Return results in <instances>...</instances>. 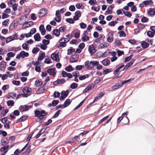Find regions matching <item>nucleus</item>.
Returning a JSON list of instances; mask_svg holds the SVG:
<instances>
[{
  "mask_svg": "<svg viewBox=\"0 0 155 155\" xmlns=\"http://www.w3.org/2000/svg\"><path fill=\"white\" fill-rule=\"evenodd\" d=\"M31 91V88H24L22 90L23 96L25 97H28L30 94Z\"/></svg>",
  "mask_w": 155,
  "mask_h": 155,
  "instance_id": "obj_1",
  "label": "nucleus"
},
{
  "mask_svg": "<svg viewBox=\"0 0 155 155\" xmlns=\"http://www.w3.org/2000/svg\"><path fill=\"white\" fill-rule=\"evenodd\" d=\"M28 55L29 54L28 53L25 52L24 51H22L17 55L16 58L17 59H20V58H23L25 57H27Z\"/></svg>",
  "mask_w": 155,
  "mask_h": 155,
  "instance_id": "obj_2",
  "label": "nucleus"
},
{
  "mask_svg": "<svg viewBox=\"0 0 155 155\" xmlns=\"http://www.w3.org/2000/svg\"><path fill=\"white\" fill-rule=\"evenodd\" d=\"M35 116L36 117L41 116L42 115H46L47 114V113L45 111L43 110L41 111L36 110H35Z\"/></svg>",
  "mask_w": 155,
  "mask_h": 155,
  "instance_id": "obj_3",
  "label": "nucleus"
},
{
  "mask_svg": "<svg viewBox=\"0 0 155 155\" xmlns=\"http://www.w3.org/2000/svg\"><path fill=\"white\" fill-rule=\"evenodd\" d=\"M51 57L54 61L58 62L60 60L58 54V53H54L51 55Z\"/></svg>",
  "mask_w": 155,
  "mask_h": 155,
  "instance_id": "obj_4",
  "label": "nucleus"
},
{
  "mask_svg": "<svg viewBox=\"0 0 155 155\" xmlns=\"http://www.w3.org/2000/svg\"><path fill=\"white\" fill-rule=\"evenodd\" d=\"M107 41L109 42H112L114 41L113 33L112 32H109L107 35Z\"/></svg>",
  "mask_w": 155,
  "mask_h": 155,
  "instance_id": "obj_5",
  "label": "nucleus"
},
{
  "mask_svg": "<svg viewBox=\"0 0 155 155\" xmlns=\"http://www.w3.org/2000/svg\"><path fill=\"white\" fill-rule=\"evenodd\" d=\"M72 37V36L71 35L68 34V35L66 36V38H63L61 40H60L59 41V43H65L68 42L70 40V39L69 38V37Z\"/></svg>",
  "mask_w": 155,
  "mask_h": 155,
  "instance_id": "obj_6",
  "label": "nucleus"
},
{
  "mask_svg": "<svg viewBox=\"0 0 155 155\" xmlns=\"http://www.w3.org/2000/svg\"><path fill=\"white\" fill-rule=\"evenodd\" d=\"M31 107V106L25 105L24 106H21L20 107L19 109L21 112H24L25 111L28 110Z\"/></svg>",
  "mask_w": 155,
  "mask_h": 155,
  "instance_id": "obj_7",
  "label": "nucleus"
},
{
  "mask_svg": "<svg viewBox=\"0 0 155 155\" xmlns=\"http://www.w3.org/2000/svg\"><path fill=\"white\" fill-rule=\"evenodd\" d=\"M47 10L45 9H43L41 10L38 13V15L39 17H41L44 16L47 13Z\"/></svg>",
  "mask_w": 155,
  "mask_h": 155,
  "instance_id": "obj_8",
  "label": "nucleus"
},
{
  "mask_svg": "<svg viewBox=\"0 0 155 155\" xmlns=\"http://www.w3.org/2000/svg\"><path fill=\"white\" fill-rule=\"evenodd\" d=\"M88 51L91 54H93L96 52L95 46L93 45H90L88 47Z\"/></svg>",
  "mask_w": 155,
  "mask_h": 155,
  "instance_id": "obj_9",
  "label": "nucleus"
},
{
  "mask_svg": "<svg viewBox=\"0 0 155 155\" xmlns=\"http://www.w3.org/2000/svg\"><path fill=\"white\" fill-rule=\"evenodd\" d=\"M134 80V79L131 78L129 79H128L127 80H126L123 81V82H120L119 83H118L116 84L115 85V87H121L123 86V85L125 84L126 83L129 82L131 81H133Z\"/></svg>",
  "mask_w": 155,
  "mask_h": 155,
  "instance_id": "obj_10",
  "label": "nucleus"
},
{
  "mask_svg": "<svg viewBox=\"0 0 155 155\" xmlns=\"http://www.w3.org/2000/svg\"><path fill=\"white\" fill-rule=\"evenodd\" d=\"M47 72L50 75H52L53 77H54L56 74L55 70L53 68L48 69L47 70Z\"/></svg>",
  "mask_w": 155,
  "mask_h": 155,
  "instance_id": "obj_11",
  "label": "nucleus"
},
{
  "mask_svg": "<svg viewBox=\"0 0 155 155\" xmlns=\"http://www.w3.org/2000/svg\"><path fill=\"white\" fill-rule=\"evenodd\" d=\"M78 55H73L70 58V62H71L73 63L77 61L78 60Z\"/></svg>",
  "mask_w": 155,
  "mask_h": 155,
  "instance_id": "obj_12",
  "label": "nucleus"
},
{
  "mask_svg": "<svg viewBox=\"0 0 155 155\" xmlns=\"http://www.w3.org/2000/svg\"><path fill=\"white\" fill-rule=\"evenodd\" d=\"M68 94V91L67 90L65 91H63L61 92V96L60 97V99H64L65 98Z\"/></svg>",
  "mask_w": 155,
  "mask_h": 155,
  "instance_id": "obj_13",
  "label": "nucleus"
},
{
  "mask_svg": "<svg viewBox=\"0 0 155 155\" xmlns=\"http://www.w3.org/2000/svg\"><path fill=\"white\" fill-rule=\"evenodd\" d=\"M75 15L73 17L74 20L75 21L78 20L81 15V12L80 11H76L75 13Z\"/></svg>",
  "mask_w": 155,
  "mask_h": 155,
  "instance_id": "obj_14",
  "label": "nucleus"
},
{
  "mask_svg": "<svg viewBox=\"0 0 155 155\" xmlns=\"http://www.w3.org/2000/svg\"><path fill=\"white\" fill-rule=\"evenodd\" d=\"M91 61H87L85 62V66L87 69H91L93 68V67L92 65H91Z\"/></svg>",
  "mask_w": 155,
  "mask_h": 155,
  "instance_id": "obj_15",
  "label": "nucleus"
},
{
  "mask_svg": "<svg viewBox=\"0 0 155 155\" xmlns=\"http://www.w3.org/2000/svg\"><path fill=\"white\" fill-rule=\"evenodd\" d=\"M109 44L107 42H103L100 44L98 46L99 48H102L108 46Z\"/></svg>",
  "mask_w": 155,
  "mask_h": 155,
  "instance_id": "obj_16",
  "label": "nucleus"
},
{
  "mask_svg": "<svg viewBox=\"0 0 155 155\" xmlns=\"http://www.w3.org/2000/svg\"><path fill=\"white\" fill-rule=\"evenodd\" d=\"M8 143V139L3 137L1 140V144L3 146H5Z\"/></svg>",
  "mask_w": 155,
  "mask_h": 155,
  "instance_id": "obj_17",
  "label": "nucleus"
},
{
  "mask_svg": "<svg viewBox=\"0 0 155 155\" xmlns=\"http://www.w3.org/2000/svg\"><path fill=\"white\" fill-rule=\"evenodd\" d=\"M39 30L41 32V33L42 35H44L45 34L46 30L45 28L44 25H41L39 27Z\"/></svg>",
  "mask_w": 155,
  "mask_h": 155,
  "instance_id": "obj_18",
  "label": "nucleus"
},
{
  "mask_svg": "<svg viewBox=\"0 0 155 155\" xmlns=\"http://www.w3.org/2000/svg\"><path fill=\"white\" fill-rule=\"evenodd\" d=\"M16 35V34L13 35L12 36L7 38H6V42L7 43H8L13 40L15 39V35Z\"/></svg>",
  "mask_w": 155,
  "mask_h": 155,
  "instance_id": "obj_19",
  "label": "nucleus"
},
{
  "mask_svg": "<svg viewBox=\"0 0 155 155\" xmlns=\"http://www.w3.org/2000/svg\"><path fill=\"white\" fill-rule=\"evenodd\" d=\"M124 66V64H121L120 65H118L117 66V68L116 69L114 72V74H117V73L119 72L120 69L122 68Z\"/></svg>",
  "mask_w": 155,
  "mask_h": 155,
  "instance_id": "obj_20",
  "label": "nucleus"
},
{
  "mask_svg": "<svg viewBox=\"0 0 155 155\" xmlns=\"http://www.w3.org/2000/svg\"><path fill=\"white\" fill-rule=\"evenodd\" d=\"M101 63L104 66H107L110 64V61L107 59H105L102 61Z\"/></svg>",
  "mask_w": 155,
  "mask_h": 155,
  "instance_id": "obj_21",
  "label": "nucleus"
},
{
  "mask_svg": "<svg viewBox=\"0 0 155 155\" xmlns=\"http://www.w3.org/2000/svg\"><path fill=\"white\" fill-rule=\"evenodd\" d=\"M71 101L69 99H67L64 102V104H63L64 107V108L68 106L71 103Z\"/></svg>",
  "mask_w": 155,
  "mask_h": 155,
  "instance_id": "obj_22",
  "label": "nucleus"
},
{
  "mask_svg": "<svg viewBox=\"0 0 155 155\" xmlns=\"http://www.w3.org/2000/svg\"><path fill=\"white\" fill-rule=\"evenodd\" d=\"M46 130V128H43L41 129L39 132V133L36 135L35 137L36 138H38L40 135L44 133Z\"/></svg>",
  "mask_w": 155,
  "mask_h": 155,
  "instance_id": "obj_23",
  "label": "nucleus"
},
{
  "mask_svg": "<svg viewBox=\"0 0 155 155\" xmlns=\"http://www.w3.org/2000/svg\"><path fill=\"white\" fill-rule=\"evenodd\" d=\"M89 76V74H86L82 76H80L79 77V79L81 81L83 80L88 78Z\"/></svg>",
  "mask_w": 155,
  "mask_h": 155,
  "instance_id": "obj_24",
  "label": "nucleus"
},
{
  "mask_svg": "<svg viewBox=\"0 0 155 155\" xmlns=\"http://www.w3.org/2000/svg\"><path fill=\"white\" fill-rule=\"evenodd\" d=\"M65 70L68 72H70L74 70V68H73L70 65L66 67Z\"/></svg>",
  "mask_w": 155,
  "mask_h": 155,
  "instance_id": "obj_25",
  "label": "nucleus"
},
{
  "mask_svg": "<svg viewBox=\"0 0 155 155\" xmlns=\"http://www.w3.org/2000/svg\"><path fill=\"white\" fill-rule=\"evenodd\" d=\"M13 146L12 145L10 147L9 145H7L5 146H4L2 147L0 149V151L1 152H3L4 150H8V148L10 147V148H11Z\"/></svg>",
  "mask_w": 155,
  "mask_h": 155,
  "instance_id": "obj_26",
  "label": "nucleus"
},
{
  "mask_svg": "<svg viewBox=\"0 0 155 155\" xmlns=\"http://www.w3.org/2000/svg\"><path fill=\"white\" fill-rule=\"evenodd\" d=\"M45 56V53L43 52L40 54L38 56V61H41L44 58Z\"/></svg>",
  "mask_w": 155,
  "mask_h": 155,
  "instance_id": "obj_27",
  "label": "nucleus"
},
{
  "mask_svg": "<svg viewBox=\"0 0 155 155\" xmlns=\"http://www.w3.org/2000/svg\"><path fill=\"white\" fill-rule=\"evenodd\" d=\"M28 117L27 116H22L20 118L18 119L17 120V123H18L22 121L25 120Z\"/></svg>",
  "mask_w": 155,
  "mask_h": 155,
  "instance_id": "obj_28",
  "label": "nucleus"
},
{
  "mask_svg": "<svg viewBox=\"0 0 155 155\" xmlns=\"http://www.w3.org/2000/svg\"><path fill=\"white\" fill-rule=\"evenodd\" d=\"M53 31L54 35L57 37L59 36L60 35V31L58 29H54Z\"/></svg>",
  "mask_w": 155,
  "mask_h": 155,
  "instance_id": "obj_29",
  "label": "nucleus"
},
{
  "mask_svg": "<svg viewBox=\"0 0 155 155\" xmlns=\"http://www.w3.org/2000/svg\"><path fill=\"white\" fill-rule=\"evenodd\" d=\"M34 38L36 41H40L41 39V37L40 35L38 33L35 34L34 36Z\"/></svg>",
  "mask_w": 155,
  "mask_h": 155,
  "instance_id": "obj_30",
  "label": "nucleus"
},
{
  "mask_svg": "<svg viewBox=\"0 0 155 155\" xmlns=\"http://www.w3.org/2000/svg\"><path fill=\"white\" fill-rule=\"evenodd\" d=\"M148 13L150 16L154 15L155 14V11L152 9H150L148 11Z\"/></svg>",
  "mask_w": 155,
  "mask_h": 155,
  "instance_id": "obj_31",
  "label": "nucleus"
},
{
  "mask_svg": "<svg viewBox=\"0 0 155 155\" xmlns=\"http://www.w3.org/2000/svg\"><path fill=\"white\" fill-rule=\"evenodd\" d=\"M143 3L145 5H151L153 3V2L151 0H147L143 2Z\"/></svg>",
  "mask_w": 155,
  "mask_h": 155,
  "instance_id": "obj_32",
  "label": "nucleus"
},
{
  "mask_svg": "<svg viewBox=\"0 0 155 155\" xmlns=\"http://www.w3.org/2000/svg\"><path fill=\"white\" fill-rule=\"evenodd\" d=\"M33 25V22L32 21H29L24 24L23 26H25V27H28L32 26Z\"/></svg>",
  "mask_w": 155,
  "mask_h": 155,
  "instance_id": "obj_33",
  "label": "nucleus"
},
{
  "mask_svg": "<svg viewBox=\"0 0 155 155\" xmlns=\"http://www.w3.org/2000/svg\"><path fill=\"white\" fill-rule=\"evenodd\" d=\"M75 51V49L72 47H70L68 50V54L70 55L72 53Z\"/></svg>",
  "mask_w": 155,
  "mask_h": 155,
  "instance_id": "obj_34",
  "label": "nucleus"
},
{
  "mask_svg": "<svg viewBox=\"0 0 155 155\" xmlns=\"http://www.w3.org/2000/svg\"><path fill=\"white\" fill-rule=\"evenodd\" d=\"M45 89L44 88H38L36 91V92L38 94H40L43 93Z\"/></svg>",
  "mask_w": 155,
  "mask_h": 155,
  "instance_id": "obj_35",
  "label": "nucleus"
},
{
  "mask_svg": "<svg viewBox=\"0 0 155 155\" xmlns=\"http://www.w3.org/2000/svg\"><path fill=\"white\" fill-rule=\"evenodd\" d=\"M141 45L142 48H147L149 46L148 44L145 41H142L141 43Z\"/></svg>",
  "mask_w": 155,
  "mask_h": 155,
  "instance_id": "obj_36",
  "label": "nucleus"
},
{
  "mask_svg": "<svg viewBox=\"0 0 155 155\" xmlns=\"http://www.w3.org/2000/svg\"><path fill=\"white\" fill-rule=\"evenodd\" d=\"M42 82L39 80H37L36 81L35 83V85L36 87L40 86L42 84Z\"/></svg>",
  "mask_w": 155,
  "mask_h": 155,
  "instance_id": "obj_37",
  "label": "nucleus"
},
{
  "mask_svg": "<svg viewBox=\"0 0 155 155\" xmlns=\"http://www.w3.org/2000/svg\"><path fill=\"white\" fill-rule=\"evenodd\" d=\"M72 75L74 78H78L79 77V72L78 71H74L72 73Z\"/></svg>",
  "mask_w": 155,
  "mask_h": 155,
  "instance_id": "obj_38",
  "label": "nucleus"
},
{
  "mask_svg": "<svg viewBox=\"0 0 155 155\" xmlns=\"http://www.w3.org/2000/svg\"><path fill=\"white\" fill-rule=\"evenodd\" d=\"M15 0H10L8 2V5L10 7H12V5L15 4Z\"/></svg>",
  "mask_w": 155,
  "mask_h": 155,
  "instance_id": "obj_39",
  "label": "nucleus"
},
{
  "mask_svg": "<svg viewBox=\"0 0 155 155\" xmlns=\"http://www.w3.org/2000/svg\"><path fill=\"white\" fill-rule=\"evenodd\" d=\"M91 64H92L93 67V66H97L99 64V61H91Z\"/></svg>",
  "mask_w": 155,
  "mask_h": 155,
  "instance_id": "obj_40",
  "label": "nucleus"
},
{
  "mask_svg": "<svg viewBox=\"0 0 155 155\" xmlns=\"http://www.w3.org/2000/svg\"><path fill=\"white\" fill-rule=\"evenodd\" d=\"M89 38L87 35H84L82 38V40L84 42H86L89 40Z\"/></svg>",
  "mask_w": 155,
  "mask_h": 155,
  "instance_id": "obj_41",
  "label": "nucleus"
},
{
  "mask_svg": "<svg viewBox=\"0 0 155 155\" xmlns=\"http://www.w3.org/2000/svg\"><path fill=\"white\" fill-rule=\"evenodd\" d=\"M22 47L23 49L27 51L29 50L28 48V45L26 43H24L22 45Z\"/></svg>",
  "mask_w": 155,
  "mask_h": 155,
  "instance_id": "obj_42",
  "label": "nucleus"
},
{
  "mask_svg": "<svg viewBox=\"0 0 155 155\" xmlns=\"http://www.w3.org/2000/svg\"><path fill=\"white\" fill-rule=\"evenodd\" d=\"M7 104L9 106H13L14 104V102L13 100H10L7 101Z\"/></svg>",
  "mask_w": 155,
  "mask_h": 155,
  "instance_id": "obj_43",
  "label": "nucleus"
},
{
  "mask_svg": "<svg viewBox=\"0 0 155 155\" xmlns=\"http://www.w3.org/2000/svg\"><path fill=\"white\" fill-rule=\"evenodd\" d=\"M38 46L40 47L41 49L43 50L46 49L47 47V45L43 43V44L41 45H38Z\"/></svg>",
  "mask_w": 155,
  "mask_h": 155,
  "instance_id": "obj_44",
  "label": "nucleus"
},
{
  "mask_svg": "<svg viewBox=\"0 0 155 155\" xmlns=\"http://www.w3.org/2000/svg\"><path fill=\"white\" fill-rule=\"evenodd\" d=\"M84 66L83 65H77L76 67V70H77L80 71L81 70L82 68H84Z\"/></svg>",
  "mask_w": 155,
  "mask_h": 155,
  "instance_id": "obj_45",
  "label": "nucleus"
},
{
  "mask_svg": "<svg viewBox=\"0 0 155 155\" xmlns=\"http://www.w3.org/2000/svg\"><path fill=\"white\" fill-rule=\"evenodd\" d=\"M118 33L119 34V36L120 37H124L126 36V34L123 31H121L118 32Z\"/></svg>",
  "mask_w": 155,
  "mask_h": 155,
  "instance_id": "obj_46",
  "label": "nucleus"
},
{
  "mask_svg": "<svg viewBox=\"0 0 155 155\" xmlns=\"http://www.w3.org/2000/svg\"><path fill=\"white\" fill-rule=\"evenodd\" d=\"M154 33L151 31H148L147 33V35L150 37H153L154 36Z\"/></svg>",
  "mask_w": 155,
  "mask_h": 155,
  "instance_id": "obj_47",
  "label": "nucleus"
},
{
  "mask_svg": "<svg viewBox=\"0 0 155 155\" xmlns=\"http://www.w3.org/2000/svg\"><path fill=\"white\" fill-rule=\"evenodd\" d=\"M112 71L111 69H106L103 72L104 74H106Z\"/></svg>",
  "mask_w": 155,
  "mask_h": 155,
  "instance_id": "obj_48",
  "label": "nucleus"
},
{
  "mask_svg": "<svg viewBox=\"0 0 155 155\" xmlns=\"http://www.w3.org/2000/svg\"><path fill=\"white\" fill-rule=\"evenodd\" d=\"M62 111L61 110H58L57 111L55 114L54 115L53 117V118H55L57 117L59 115V114H60V112H61Z\"/></svg>",
  "mask_w": 155,
  "mask_h": 155,
  "instance_id": "obj_49",
  "label": "nucleus"
},
{
  "mask_svg": "<svg viewBox=\"0 0 155 155\" xmlns=\"http://www.w3.org/2000/svg\"><path fill=\"white\" fill-rule=\"evenodd\" d=\"M91 9L96 12H98L99 11L100 9V7L99 6H98L97 7L93 6L91 7Z\"/></svg>",
  "mask_w": 155,
  "mask_h": 155,
  "instance_id": "obj_50",
  "label": "nucleus"
},
{
  "mask_svg": "<svg viewBox=\"0 0 155 155\" xmlns=\"http://www.w3.org/2000/svg\"><path fill=\"white\" fill-rule=\"evenodd\" d=\"M59 102V101L58 100H54L52 102V104L53 106H55L58 104Z\"/></svg>",
  "mask_w": 155,
  "mask_h": 155,
  "instance_id": "obj_51",
  "label": "nucleus"
},
{
  "mask_svg": "<svg viewBox=\"0 0 155 155\" xmlns=\"http://www.w3.org/2000/svg\"><path fill=\"white\" fill-rule=\"evenodd\" d=\"M56 17L58 18H61V15L60 14V11L59 10H58L56 11L55 13Z\"/></svg>",
  "mask_w": 155,
  "mask_h": 155,
  "instance_id": "obj_52",
  "label": "nucleus"
},
{
  "mask_svg": "<svg viewBox=\"0 0 155 155\" xmlns=\"http://www.w3.org/2000/svg\"><path fill=\"white\" fill-rule=\"evenodd\" d=\"M124 14L128 17H130L131 15V14L129 12H124Z\"/></svg>",
  "mask_w": 155,
  "mask_h": 155,
  "instance_id": "obj_53",
  "label": "nucleus"
},
{
  "mask_svg": "<svg viewBox=\"0 0 155 155\" xmlns=\"http://www.w3.org/2000/svg\"><path fill=\"white\" fill-rule=\"evenodd\" d=\"M117 23L116 21H112L108 23V25L111 26H114Z\"/></svg>",
  "mask_w": 155,
  "mask_h": 155,
  "instance_id": "obj_54",
  "label": "nucleus"
},
{
  "mask_svg": "<svg viewBox=\"0 0 155 155\" xmlns=\"http://www.w3.org/2000/svg\"><path fill=\"white\" fill-rule=\"evenodd\" d=\"M66 21L67 22L71 23L73 24L74 23V21L72 18H69L66 19Z\"/></svg>",
  "mask_w": 155,
  "mask_h": 155,
  "instance_id": "obj_55",
  "label": "nucleus"
},
{
  "mask_svg": "<svg viewBox=\"0 0 155 155\" xmlns=\"http://www.w3.org/2000/svg\"><path fill=\"white\" fill-rule=\"evenodd\" d=\"M85 44L84 43L82 42L78 46V47L81 49H83L84 48Z\"/></svg>",
  "mask_w": 155,
  "mask_h": 155,
  "instance_id": "obj_56",
  "label": "nucleus"
},
{
  "mask_svg": "<svg viewBox=\"0 0 155 155\" xmlns=\"http://www.w3.org/2000/svg\"><path fill=\"white\" fill-rule=\"evenodd\" d=\"M60 93L58 92L55 91L54 94V96L55 97H59Z\"/></svg>",
  "mask_w": 155,
  "mask_h": 155,
  "instance_id": "obj_57",
  "label": "nucleus"
},
{
  "mask_svg": "<svg viewBox=\"0 0 155 155\" xmlns=\"http://www.w3.org/2000/svg\"><path fill=\"white\" fill-rule=\"evenodd\" d=\"M80 25L81 28H85L87 26L83 22L80 23Z\"/></svg>",
  "mask_w": 155,
  "mask_h": 155,
  "instance_id": "obj_58",
  "label": "nucleus"
},
{
  "mask_svg": "<svg viewBox=\"0 0 155 155\" xmlns=\"http://www.w3.org/2000/svg\"><path fill=\"white\" fill-rule=\"evenodd\" d=\"M66 30V28L64 27H61L59 28V31L61 32H64Z\"/></svg>",
  "mask_w": 155,
  "mask_h": 155,
  "instance_id": "obj_59",
  "label": "nucleus"
},
{
  "mask_svg": "<svg viewBox=\"0 0 155 155\" xmlns=\"http://www.w3.org/2000/svg\"><path fill=\"white\" fill-rule=\"evenodd\" d=\"M31 18L33 20H35L37 19V17L34 13H32L31 14Z\"/></svg>",
  "mask_w": 155,
  "mask_h": 155,
  "instance_id": "obj_60",
  "label": "nucleus"
},
{
  "mask_svg": "<svg viewBox=\"0 0 155 155\" xmlns=\"http://www.w3.org/2000/svg\"><path fill=\"white\" fill-rule=\"evenodd\" d=\"M7 55L8 57H13L15 55V54L13 52H10L7 54Z\"/></svg>",
  "mask_w": 155,
  "mask_h": 155,
  "instance_id": "obj_61",
  "label": "nucleus"
},
{
  "mask_svg": "<svg viewBox=\"0 0 155 155\" xmlns=\"http://www.w3.org/2000/svg\"><path fill=\"white\" fill-rule=\"evenodd\" d=\"M7 117H4L1 120V121L2 123L5 124L7 122Z\"/></svg>",
  "mask_w": 155,
  "mask_h": 155,
  "instance_id": "obj_62",
  "label": "nucleus"
},
{
  "mask_svg": "<svg viewBox=\"0 0 155 155\" xmlns=\"http://www.w3.org/2000/svg\"><path fill=\"white\" fill-rule=\"evenodd\" d=\"M134 59H133L131 60L130 62H129V63H128L127 65L129 67L130 66H131L134 63Z\"/></svg>",
  "mask_w": 155,
  "mask_h": 155,
  "instance_id": "obj_63",
  "label": "nucleus"
},
{
  "mask_svg": "<svg viewBox=\"0 0 155 155\" xmlns=\"http://www.w3.org/2000/svg\"><path fill=\"white\" fill-rule=\"evenodd\" d=\"M75 7L74 5H71L69 6V9L70 11H74L75 10Z\"/></svg>",
  "mask_w": 155,
  "mask_h": 155,
  "instance_id": "obj_64",
  "label": "nucleus"
}]
</instances>
